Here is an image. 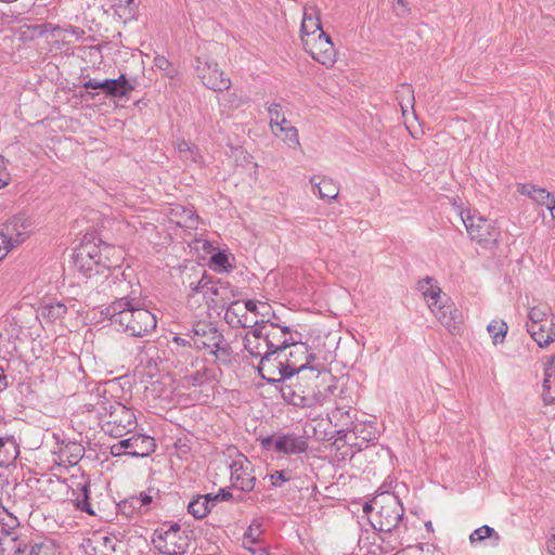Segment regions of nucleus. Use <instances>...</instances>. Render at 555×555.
<instances>
[{
  "label": "nucleus",
  "mask_w": 555,
  "mask_h": 555,
  "mask_svg": "<svg viewBox=\"0 0 555 555\" xmlns=\"http://www.w3.org/2000/svg\"><path fill=\"white\" fill-rule=\"evenodd\" d=\"M77 248H86L91 258L96 259V261H102L101 248L92 242L82 241Z\"/></svg>",
  "instance_id": "51"
},
{
  "label": "nucleus",
  "mask_w": 555,
  "mask_h": 555,
  "mask_svg": "<svg viewBox=\"0 0 555 555\" xmlns=\"http://www.w3.org/2000/svg\"><path fill=\"white\" fill-rule=\"evenodd\" d=\"M270 327L269 321H256L253 330L247 334L250 338L259 339L264 341V335L268 333Z\"/></svg>",
  "instance_id": "46"
},
{
  "label": "nucleus",
  "mask_w": 555,
  "mask_h": 555,
  "mask_svg": "<svg viewBox=\"0 0 555 555\" xmlns=\"http://www.w3.org/2000/svg\"><path fill=\"white\" fill-rule=\"evenodd\" d=\"M308 442L304 437L295 434H282L276 436L275 452L279 454L296 455L306 452Z\"/></svg>",
  "instance_id": "19"
},
{
  "label": "nucleus",
  "mask_w": 555,
  "mask_h": 555,
  "mask_svg": "<svg viewBox=\"0 0 555 555\" xmlns=\"http://www.w3.org/2000/svg\"><path fill=\"white\" fill-rule=\"evenodd\" d=\"M268 113L270 115V126L273 128V122L279 121L282 116V105L280 103H273L268 107Z\"/></svg>",
  "instance_id": "56"
},
{
  "label": "nucleus",
  "mask_w": 555,
  "mask_h": 555,
  "mask_svg": "<svg viewBox=\"0 0 555 555\" xmlns=\"http://www.w3.org/2000/svg\"><path fill=\"white\" fill-rule=\"evenodd\" d=\"M140 292L127 301L113 300L104 311L111 323L133 337H144L156 328V317L141 306Z\"/></svg>",
  "instance_id": "2"
},
{
  "label": "nucleus",
  "mask_w": 555,
  "mask_h": 555,
  "mask_svg": "<svg viewBox=\"0 0 555 555\" xmlns=\"http://www.w3.org/2000/svg\"><path fill=\"white\" fill-rule=\"evenodd\" d=\"M261 524L257 520L253 521V524L248 527L244 534L245 540H249L251 543H256L258 541V537L261 532L260 530Z\"/></svg>",
  "instance_id": "53"
},
{
  "label": "nucleus",
  "mask_w": 555,
  "mask_h": 555,
  "mask_svg": "<svg viewBox=\"0 0 555 555\" xmlns=\"http://www.w3.org/2000/svg\"><path fill=\"white\" fill-rule=\"evenodd\" d=\"M283 140L288 144L291 147H296L299 145V139H298V131L295 127H287L285 129H282Z\"/></svg>",
  "instance_id": "49"
},
{
  "label": "nucleus",
  "mask_w": 555,
  "mask_h": 555,
  "mask_svg": "<svg viewBox=\"0 0 555 555\" xmlns=\"http://www.w3.org/2000/svg\"><path fill=\"white\" fill-rule=\"evenodd\" d=\"M205 498L208 499V502L212 508L218 502L229 501L233 498V495L227 488H222L218 491V493L205 494Z\"/></svg>",
  "instance_id": "47"
},
{
  "label": "nucleus",
  "mask_w": 555,
  "mask_h": 555,
  "mask_svg": "<svg viewBox=\"0 0 555 555\" xmlns=\"http://www.w3.org/2000/svg\"><path fill=\"white\" fill-rule=\"evenodd\" d=\"M264 341L267 343L266 351L276 353L278 357H282L283 352L289 347V345H294V338L282 336L279 324L273 322H270L268 333L264 335Z\"/></svg>",
  "instance_id": "22"
},
{
  "label": "nucleus",
  "mask_w": 555,
  "mask_h": 555,
  "mask_svg": "<svg viewBox=\"0 0 555 555\" xmlns=\"http://www.w3.org/2000/svg\"><path fill=\"white\" fill-rule=\"evenodd\" d=\"M119 512L126 517H132L137 512L140 513V503L137 495H131L118 504Z\"/></svg>",
  "instance_id": "45"
},
{
  "label": "nucleus",
  "mask_w": 555,
  "mask_h": 555,
  "mask_svg": "<svg viewBox=\"0 0 555 555\" xmlns=\"http://www.w3.org/2000/svg\"><path fill=\"white\" fill-rule=\"evenodd\" d=\"M278 435L267 436L260 439V446L263 450H271L272 448L275 450V440Z\"/></svg>",
  "instance_id": "60"
},
{
  "label": "nucleus",
  "mask_w": 555,
  "mask_h": 555,
  "mask_svg": "<svg viewBox=\"0 0 555 555\" xmlns=\"http://www.w3.org/2000/svg\"><path fill=\"white\" fill-rule=\"evenodd\" d=\"M24 11H17L12 8H8L1 12L2 18L12 23H20L22 21V15Z\"/></svg>",
  "instance_id": "54"
},
{
  "label": "nucleus",
  "mask_w": 555,
  "mask_h": 555,
  "mask_svg": "<svg viewBox=\"0 0 555 555\" xmlns=\"http://www.w3.org/2000/svg\"><path fill=\"white\" fill-rule=\"evenodd\" d=\"M75 488H73L74 503L77 509L85 512L89 515H95V512L92 509L90 504V480L88 478L81 477L80 481L73 482Z\"/></svg>",
  "instance_id": "24"
},
{
  "label": "nucleus",
  "mask_w": 555,
  "mask_h": 555,
  "mask_svg": "<svg viewBox=\"0 0 555 555\" xmlns=\"http://www.w3.org/2000/svg\"><path fill=\"white\" fill-rule=\"evenodd\" d=\"M51 23H43L39 25H34L33 29L38 31L39 35H43L47 31H50Z\"/></svg>",
  "instance_id": "64"
},
{
  "label": "nucleus",
  "mask_w": 555,
  "mask_h": 555,
  "mask_svg": "<svg viewBox=\"0 0 555 555\" xmlns=\"http://www.w3.org/2000/svg\"><path fill=\"white\" fill-rule=\"evenodd\" d=\"M304 48L312 59L325 66H333L336 62V49L330 37L323 30L310 38L304 37Z\"/></svg>",
  "instance_id": "10"
},
{
  "label": "nucleus",
  "mask_w": 555,
  "mask_h": 555,
  "mask_svg": "<svg viewBox=\"0 0 555 555\" xmlns=\"http://www.w3.org/2000/svg\"><path fill=\"white\" fill-rule=\"evenodd\" d=\"M237 305H238V301H232L225 306L224 320L227 321L228 324H230L232 326L247 327V325L245 323H243L241 320L242 311H240L235 308V306H237Z\"/></svg>",
  "instance_id": "44"
},
{
  "label": "nucleus",
  "mask_w": 555,
  "mask_h": 555,
  "mask_svg": "<svg viewBox=\"0 0 555 555\" xmlns=\"http://www.w3.org/2000/svg\"><path fill=\"white\" fill-rule=\"evenodd\" d=\"M232 487L245 492H249L255 488L256 477L247 473V467H236L234 464L231 472Z\"/></svg>",
  "instance_id": "28"
},
{
  "label": "nucleus",
  "mask_w": 555,
  "mask_h": 555,
  "mask_svg": "<svg viewBox=\"0 0 555 555\" xmlns=\"http://www.w3.org/2000/svg\"><path fill=\"white\" fill-rule=\"evenodd\" d=\"M31 229V219L25 214H18L3 223L1 233L7 236L8 241H11L13 246H16L28 237Z\"/></svg>",
  "instance_id": "14"
},
{
  "label": "nucleus",
  "mask_w": 555,
  "mask_h": 555,
  "mask_svg": "<svg viewBox=\"0 0 555 555\" xmlns=\"http://www.w3.org/2000/svg\"><path fill=\"white\" fill-rule=\"evenodd\" d=\"M153 544L164 555H182L189 547V537L178 524H173L166 530H156Z\"/></svg>",
  "instance_id": "8"
},
{
  "label": "nucleus",
  "mask_w": 555,
  "mask_h": 555,
  "mask_svg": "<svg viewBox=\"0 0 555 555\" xmlns=\"http://www.w3.org/2000/svg\"><path fill=\"white\" fill-rule=\"evenodd\" d=\"M551 309L547 305H539L535 307H532L528 313L529 321L526 323V326L528 325H535L543 322H547V315L550 313Z\"/></svg>",
  "instance_id": "41"
},
{
  "label": "nucleus",
  "mask_w": 555,
  "mask_h": 555,
  "mask_svg": "<svg viewBox=\"0 0 555 555\" xmlns=\"http://www.w3.org/2000/svg\"><path fill=\"white\" fill-rule=\"evenodd\" d=\"M102 430L114 438H121L137 426L134 412L118 401L103 402Z\"/></svg>",
  "instance_id": "5"
},
{
  "label": "nucleus",
  "mask_w": 555,
  "mask_h": 555,
  "mask_svg": "<svg viewBox=\"0 0 555 555\" xmlns=\"http://www.w3.org/2000/svg\"><path fill=\"white\" fill-rule=\"evenodd\" d=\"M317 177L311 178L310 182L318 190L319 196L323 199H335L338 196L339 188L332 179H322L315 182Z\"/></svg>",
  "instance_id": "34"
},
{
  "label": "nucleus",
  "mask_w": 555,
  "mask_h": 555,
  "mask_svg": "<svg viewBox=\"0 0 555 555\" xmlns=\"http://www.w3.org/2000/svg\"><path fill=\"white\" fill-rule=\"evenodd\" d=\"M289 478L285 476L284 470H275L271 475L272 486L281 487L283 482L287 481Z\"/></svg>",
  "instance_id": "59"
},
{
  "label": "nucleus",
  "mask_w": 555,
  "mask_h": 555,
  "mask_svg": "<svg viewBox=\"0 0 555 555\" xmlns=\"http://www.w3.org/2000/svg\"><path fill=\"white\" fill-rule=\"evenodd\" d=\"M8 160L0 155V189L7 186L10 182V173L7 168Z\"/></svg>",
  "instance_id": "55"
},
{
  "label": "nucleus",
  "mask_w": 555,
  "mask_h": 555,
  "mask_svg": "<svg viewBox=\"0 0 555 555\" xmlns=\"http://www.w3.org/2000/svg\"><path fill=\"white\" fill-rule=\"evenodd\" d=\"M17 453V446L13 437H0V466L12 462Z\"/></svg>",
  "instance_id": "35"
},
{
  "label": "nucleus",
  "mask_w": 555,
  "mask_h": 555,
  "mask_svg": "<svg viewBox=\"0 0 555 555\" xmlns=\"http://www.w3.org/2000/svg\"><path fill=\"white\" fill-rule=\"evenodd\" d=\"M134 89V86L121 74L116 79H109V85L106 91L107 96L122 98Z\"/></svg>",
  "instance_id": "32"
},
{
  "label": "nucleus",
  "mask_w": 555,
  "mask_h": 555,
  "mask_svg": "<svg viewBox=\"0 0 555 555\" xmlns=\"http://www.w3.org/2000/svg\"><path fill=\"white\" fill-rule=\"evenodd\" d=\"M288 348H291L288 354H283L285 360L284 373H300L301 370L308 371L315 367L312 363L317 357L309 351L307 344L294 339V345H289Z\"/></svg>",
  "instance_id": "11"
},
{
  "label": "nucleus",
  "mask_w": 555,
  "mask_h": 555,
  "mask_svg": "<svg viewBox=\"0 0 555 555\" xmlns=\"http://www.w3.org/2000/svg\"><path fill=\"white\" fill-rule=\"evenodd\" d=\"M67 313V307L61 301H43L39 309V317L47 323H54L62 320Z\"/></svg>",
  "instance_id": "27"
},
{
  "label": "nucleus",
  "mask_w": 555,
  "mask_h": 555,
  "mask_svg": "<svg viewBox=\"0 0 555 555\" xmlns=\"http://www.w3.org/2000/svg\"><path fill=\"white\" fill-rule=\"evenodd\" d=\"M62 0H36L31 5V12L40 20L54 18L59 16V9Z\"/></svg>",
  "instance_id": "29"
},
{
  "label": "nucleus",
  "mask_w": 555,
  "mask_h": 555,
  "mask_svg": "<svg viewBox=\"0 0 555 555\" xmlns=\"http://www.w3.org/2000/svg\"><path fill=\"white\" fill-rule=\"evenodd\" d=\"M13 247L11 241H8L7 236L0 232V261Z\"/></svg>",
  "instance_id": "57"
},
{
  "label": "nucleus",
  "mask_w": 555,
  "mask_h": 555,
  "mask_svg": "<svg viewBox=\"0 0 555 555\" xmlns=\"http://www.w3.org/2000/svg\"><path fill=\"white\" fill-rule=\"evenodd\" d=\"M244 348L251 357L262 358L266 354L267 343L263 340L250 338L248 335L244 337Z\"/></svg>",
  "instance_id": "40"
},
{
  "label": "nucleus",
  "mask_w": 555,
  "mask_h": 555,
  "mask_svg": "<svg viewBox=\"0 0 555 555\" xmlns=\"http://www.w3.org/2000/svg\"><path fill=\"white\" fill-rule=\"evenodd\" d=\"M87 253L86 248H76L74 253V264L81 273L91 280L100 274V271H103V267H107L108 264L96 261V259L91 258Z\"/></svg>",
  "instance_id": "21"
},
{
  "label": "nucleus",
  "mask_w": 555,
  "mask_h": 555,
  "mask_svg": "<svg viewBox=\"0 0 555 555\" xmlns=\"http://www.w3.org/2000/svg\"><path fill=\"white\" fill-rule=\"evenodd\" d=\"M115 538L94 532L83 543V550L87 555H112L115 552Z\"/></svg>",
  "instance_id": "20"
},
{
  "label": "nucleus",
  "mask_w": 555,
  "mask_h": 555,
  "mask_svg": "<svg viewBox=\"0 0 555 555\" xmlns=\"http://www.w3.org/2000/svg\"><path fill=\"white\" fill-rule=\"evenodd\" d=\"M85 455V447L78 442H68L60 450V460L75 466Z\"/></svg>",
  "instance_id": "31"
},
{
  "label": "nucleus",
  "mask_w": 555,
  "mask_h": 555,
  "mask_svg": "<svg viewBox=\"0 0 555 555\" xmlns=\"http://www.w3.org/2000/svg\"><path fill=\"white\" fill-rule=\"evenodd\" d=\"M154 65L160 69V70H164V72H167V75L169 77H173L175 74H176V70L175 69H170L171 68V63L168 61V59H166L165 56L163 55H157L155 56L154 59Z\"/></svg>",
  "instance_id": "52"
},
{
  "label": "nucleus",
  "mask_w": 555,
  "mask_h": 555,
  "mask_svg": "<svg viewBox=\"0 0 555 555\" xmlns=\"http://www.w3.org/2000/svg\"><path fill=\"white\" fill-rule=\"evenodd\" d=\"M403 507L397 496L387 498L377 511L378 530L390 532L398 527L403 517Z\"/></svg>",
  "instance_id": "13"
},
{
  "label": "nucleus",
  "mask_w": 555,
  "mask_h": 555,
  "mask_svg": "<svg viewBox=\"0 0 555 555\" xmlns=\"http://www.w3.org/2000/svg\"><path fill=\"white\" fill-rule=\"evenodd\" d=\"M193 341V347L202 350H210L223 340V334L210 322H197L193 328L185 334Z\"/></svg>",
  "instance_id": "12"
},
{
  "label": "nucleus",
  "mask_w": 555,
  "mask_h": 555,
  "mask_svg": "<svg viewBox=\"0 0 555 555\" xmlns=\"http://www.w3.org/2000/svg\"><path fill=\"white\" fill-rule=\"evenodd\" d=\"M537 189L538 188L533 184L525 183V184L519 185L518 191L521 194L527 195L530 198H532V196L534 195L533 191H537Z\"/></svg>",
  "instance_id": "61"
},
{
  "label": "nucleus",
  "mask_w": 555,
  "mask_h": 555,
  "mask_svg": "<svg viewBox=\"0 0 555 555\" xmlns=\"http://www.w3.org/2000/svg\"><path fill=\"white\" fill-rule=\"evenodd\" d=\"M527 332L540 347L548 346L555 340V317L551 319L548 325L547 322L528 325Z\"/></svg>",
  "instance_id": "25"
},
{
  "label": "nucleus",
  "mask_w": 555,
  "mask_h": 555,
  "mask_svg": "<svg viewBox=\"0 0 555 555\" xmlns=\"http://www.w3.org/2000/svg\"><path fill=\"white\" fill-rule=\"evenodd\" d=\"M111 454L114 457H118V456H121V455H127L125 447L120 446V440L117 443H115V444H113L111 447Z\"/></svg>",
  "instance_id": "62"
},
{
  "label": "nucleus",
  "mask_w": 555,
  "mask_h": 555,
  "mask_svg": "<svg viewBox=\"0 0 555 555\" xmlns=\"http://www.w3.org/2000/svg\"><path fill=\"white\" fill-rule=\"evenodd\" d=\"M322 25L320 21V12L315 5H306L304 8V16L300 26V38L304 42V37L310 38L321 33Z\"/></svg>",
  "instance_id": "23"
},
{
  "label": "nucleus",
  "mask_w": 555,
  "mask_h": 555,
  "mask_svg": "<svg viewBox=\"0 0 555 555\" xmlns=\"http://www.w3.org/2000/svg\"><path fill=\"white\" fill-rule=\"evenodd\" d=\"M199 288L206 298L209 309L225 308L233 296V289L230 283L221 282L220 280L214 281L205 271L199 279Z\"/></svg>",
  "instance_id": "9"
},
{
  "label": "nucleus",
  "mask_w": 555,
  "mask_h": 555,
  "mask_svg": "<svg viewBox=\"0 0 555 555\" xmlns=\"http://www.w3.org/2000/svg\"><path fill=\"white\" fill-rule=\"evenodd\" d=\"M351 433L354 434L357 439H361L363 442H371L377 439V430L372 422L356 423L352 426Z\"/></svg>",
  "instance_id": "37"
},
{
  "label": "nucleus",
  "mask_w": 555,
  "mask_h": 555,
  "mask_svg": "<svg viewBox=\"0 0 555 555\" xmlns=\"http://www.w3.org/2000/svg\"><path fill=\"white\" fill-rule=\"evenodd\" d=\"M534 195L532 199L537 202L539 205L547 206L550 202H552L555 197L545 189L538 188L537 191H533Z\"/></svg>",
  "instance_id": "50"
},
{
  "label": "nucleus",
  "mask_w": 555,
  "mask_h": 555,
  "mask_svg": "<svg viewBox=\"0 0 555 555\" xmlns=\"http://www.w3.org/2000/svg\"><path fill=\"white\" fill-rule=\"evenodd\" d=\"M276 353L266 351L262 356L258 372L261 378L266 379L268 384L275 386L276 388L282 385V373L285 367V360L280 359Z\"/></svg>",
  "instance_id": "15"
},
{
  "label": "nucleus",
  "mask_w": 555,
  "mask_h": 555,
  "mask_svg": "<svg viewBox=\"0 0 555 555\" xmlns=\"http://www.w3.org/2000/svg\"><path fill=\"white\" fill-rule=\"evenodd\" d=\"M279 390L288 404L297 408L322 405L336 389L331 373L324 367H313L300 373H282Z\"/></svg>",
  "instance_id": "1"
},
{
  "label": "nucleus",
  "mask_w": 555,
  "mask_h": 555,
  "mask_svg": "<svg viewBox=\"0 0 555 555\" xmlns=\"http://www.w3.org/2000/svg\"><path fill=\"white\" fill-rule=\"evenodd\" d=\"M555 354L547 358L544 363V379L542 383V400L545 404L555 401Z\"/></svg>",
  "instance_id": "26"
},
{
  "label": "nucleus",
  "mask_w": 555,
  "mask_h": 555,
  "mask_svg": "<svg viewBox=\"0 0 555 555\" xmlns=\"http://www.w3.org/2000/svg\"><path fill=\"white\" fill-rule=\"evenodd\" d=\"M434 279L427 276L426 279L418 282V289L422 292L423 296L426 299H430L431 301L428 304V307L431 311H435V308L440 305V295L441 288L437 285L433 284Z\"/></svg>",
  "instance_id": "30"
},
{
  "label": "nucleus",
  "mask_w": 555,
  "mask_h": 555,
  "mask_svg": "<svg viewBox=\"0 0 555 555\" xmlns=\"http://www.w3.org/2000/svg\"><path fill=\"white\" fill-rule=\"evenodd\" d=\"M209 266L216 272H229L232 269L229 263V256L223 250H218L210 257Z\"/></svg>",
  "instance_id": "42"
},
{
  "label": "nucleus",
  "mask_w": 555,
  "mask_h": 555,
  "mask_svg": "<svg viewBox=\"0 0 555 555\" xmlns=\"http://www.w3.org/2000/svg\"><path fill=\"white\" fill-rule=\"evenodd\" d=\"M218 48L220 46L217 42H209L204 48H199L193 67L206 88L215 92H222L230 89L231 80L223 70L219 69L218 63L208 53Z\"/></svg>",
  "instance_id": "4"
},
{
  "label": "nucleus",
  "mask_w": 555,
  "mask_h": 555,
  "mask_svg": "<svg viewBox=\"0 0 555 555\" xmlns=\"http://www.w3.org/2000/svg\"><path fill=\"white\" fill-rule=\"evenodd\" d=\"M461 218L472 241L487 249H493L499 245L501 231L493 220L482 217L476 210L463 211Z\"/></svg>",
  "instance_id": "6"
},
{
  "label": "nucleus",
  "mask_w": 555,
  "mask_h": 555,
  "mask_svg": "<svg viewBox=\"0 0 555 555\" xmlns=\"http://www.w3.org/2000/svg\"><path fill=\"white\" fill-rule=\"evenodd\" d=\"M120 446L125 447L127 455L132 457L149 456L156 448L154 438L142 434H134L127 439L120 440Z\"/></svg>",
  "instance_id": "18"
},
{
  "label": "nucleus",
  "mask_w": 555,
  "mask_h": 555,
  "mask_svg": "<svg viewBox=\"0 0 555 555\" xmlns=\"http://www.w3.org/2000/svg\"><path fill=\"white\" fill-rule=\"evenodd\" d=\"M487 538L492 539L494 541V545H496L501 539L499 533L493 528L489 527L488 525H483L470 533L469 541L472 544H475L486 540Z\"/></svg>",
  "instance_id": "39"
},
{
  "label": "nucleus",
  "mask_w": 555,
  "mask_h": 555,
  "mask_svg": "<svg viewBox=\"0 0 555 555\" xmlns=\"http://www.w3.org/2000/svg\"><path fill=\"white\" fill-rule=\"evenodd\" d=\"M487 330L492 335L493 344L498 345L504 341L508 327L504 321H492Z\"/></svg>",
  "instance_id": "43"
},
{
  "label": "nucleus",
  "mask_w": 555,
  "mask_h": 555,
  "mask_svg": "<svg viewBox=\"0 0 555 555\" xmlns=\"http://www.w3.org/2000/svg\"><path fill=\"white\" fill-rule=\"evenodd\" d=\"M356 412L349 405H336L328 414V421L336 428L338 439L345 440L347 435L351 433L352 426L356 425Z\"/></svg>",
  "instance_id": "16"
},
{
  "label": "nucleus",
  "mask_w": 555,
  "mask_h": 555,
  "mask_svg": "<svg viewBox=\"0 0 555 555\" xmlns=\"http://www.w3.org/2000/svg\"><path fill=\"white\" fill-rule=\"evenodd\" d=\"M132 278L133 272L129 267H103L100 274L86 282V288L90 289L88 298L94 302L103 298L127 301L140 292L133 287Z\"/></svg>",
  "instance_id": "3"
},
{
  "label": "nucleus",
  "mask_w": 555,
  "mask_h": 555,
  "mask_svg": "<svg viewBox=\"0 0 555 555\" xmlns=\"http://www.w3.org/2000/svg\"><path fill=\"white\" fill-rule=\"evenodd\" d=\"M396 94L403 114L408 107H414V90L410 83H402L396 91Z\"/></svg>",
  "instance_id": "38"
},
{
  "label": "nucleus",
  "mask_w": 555,
  "mask_h": 555,
  "mask_svg": "<svg viewBox=\"0 0 555 555\" xmlns=\"http://www.w3.org/2000/svg\"><path fill=\"white\" fill-rule=\"evenodd\" d=\"M137 499L140 503V513L147 512L149 508L146 506L152 503V495L150 493L141 492L140 495H137Z\"/></svg>",
  "instance_id": "58"
},
{
  "label": "nucleus",
  "mask_w": 555,
  "mask_h": 555,
  "mask_svg": "<svg viewBox=\"0 0 555 555\" xmlns=\"http://www.w3.org/2000/svg\"><path fill=\"white\" fill-rule=\"evenodd\" d=\"M245 311L242 312V317L246 318V311H249L251 313L258 314L257 304L256 301L248 299L245 301Z\"/></svg>",
  "instance_id": "63"
},
{
  "label": "nucleus",
  "mask_w": 555,
  "mask_h": 555,
  "mask_svg": "<svg viewBox=\"0 0 555 555\" xmlns=\"http://www.w3.org/2000/svg\"><path fill=\"white\" fill-rule=\"evenodd\" d=\"M211 511L208 499L204 495H197L188 505V512L196 519L205 518Z\"/></svg>",
  "instance_id": "36"
},
{
  "label": "nucleus",
  "mask_w": 555,
  "mask_h": 555,
  "mask_svg": "<svg viewBox=\"0 0 555 555\" xmlns=\"http://www.w3.org/2000/svg\"><path fill=\"white\" fill-rule=\"evenodd\" d=\"M181 217L183 218V227L191 229L196 228L198 222V216L192 208H182ZM178 223L182 225V221H178Z\"/></svg>",
  "instance_id": "48"
},
{
  "label": "nucleus",
  "mask_w": 555,
  "mask_h": 555,
  "mask_svg": "<svg viewBox=\"0 0 555 555\" xmlns=\"http://www.w3.org/2000/svg\"><path fill=\"white\" fill-rule=\"evenodd\" d=\"M208 352L214 356V363L224 366H230L232 364V348L224 338L222 343L212 347Z\"/></svg>",
  "instance_id": "33"
},
{
  "label": "nucleus",
  "mask_w": 555,
  "mask_h": 555,
  "mask_svg": "<svg viewBox=\"0 0 555 555\" xmlns=\"http://www.w3.org/2000/svg\"><path fill=\"white\" fill-rule=\"evenodd\" d=\"M431 312L451 334L456 335L461 333L463 314L453 302L440 304Z\"/></svg>",
  "instance_id": "17"
},
{
  "label": "nucleus",
  "mask_w": 555,
  "mask_h": 555,
  "mask_svg": "<svg viewBox=\"0 0 555 555\" xmlns=\"http://www.w3.org/2000/svg\"><path fill=\"white\" fill-rule=\"evenodd\" d=\"M20 521L12 513L5 508L0 509V542L1 555H18L27 543L21 539Z\"/></svg>",
  "instance_id": "7"
}]
</instances>
